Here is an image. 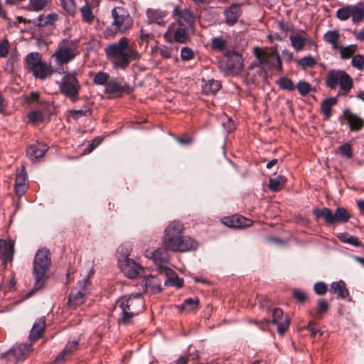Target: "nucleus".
<instances>
[{"label":"nucleus","instance_id":"nucleus-1","mask_svg":"<svg viewBox=\"0 0 364 364\" xmlns=\"http://www.w3.org/2000/svg\"><path fill=\"white\" fill-rule=\"evenodd\" d=\"M105 52L115 70H124L129 67L131 61L137 60L141 57V54L125 37L107 45L105 48Z\"/></svg>","mask_w":364,"mask_h":364},{"label":"nucleus","instance_id":"nucleus-2","mask_svg":"<svg viewBox=\"0 0 364 364\" xmlns=\"http://www.w3.org/2000/svg\"><path fill=\"white\" fill-rule=\"evenodd\" d=\"M183 224L178 220L171 222L166 228L163 243L167 250L173 252H188L198 247V242L188 235H183Z\"/></svg>","mask_w":364,"mask_h":364},{"label":"nucleus","instance_id":"nucleus-3","mask_svg":"<svg viewBox=\"0 0 364 364\" xmlns=\"http://www.w3.org/2000/svg\"><path fill=\"white\" fill-rule=\"evenodd\" d=\"M115 308L120 309L122 322L128 324L134 317L143 312L144 301L141 294L137 293L128 298L123 296L118 299Z\"/></svg>","mask_w":364,"mask_h":364},{"label":"nucleus","instance_id":"nucleus-4","mask_svg":"<svg viewBox=\"0 0 364 364\" xmlns=\"http://www.w3.org/2000/svg\"><path fill=\"white\" fill-rule=\"evenodd\" d=\"M50 265L49 250L46 248L39 250L36 254L33 265V273L35 277L33 289L37 290L43 287Z\"/></svg>","mask_w":364,"mask_h":364},{"label":"nucleus","instance_id":"nucleus-5","mask_svg":"<svg viewBox=\"0 0 364 364\" xmlns=\"http://www.w3.org/2000/svg\"><path fill=\"white\" fill-rule=\"evenodd\" d=\"M129 249L120 246L117 252L118 265L123 274L128 278L134 279L143 271V268L134 259L129 258Z\"/></svg>","mask_w":364,"mask_h":364},{"label":"nucleus","instance_id":"nucleus-6","mask_svg":"<svg viewBox=\"0 0 364 364\" xmlns=\"http://www.w3.org/2000/svg\"><path fill=\"white\" fill-rule=\"evenodd\" d=\"M326 84L331 89L339 85V94L346 95L353 87V80L344 70H331L327 73Z\"/></svg>","mask_w":364,"mask_h":364},{"label":"nucleus","instance_id":"nucleus-7","mask_svg":"<svg viewBox=\"0 0 364 364\" xmlns=\"http://www.w3.org/2000/svg\"><path fill=\"white\" fill-rule=\"evenodd\" d=\"M81 85L76 77L75 73H67L59 83L60 93L65 97L75 102L79 100V92Z\"/></svg>","mask_w":364,"mask_h":364},{"label":"nucleus","instance_id":"nucleus-8","mask_svg":"<svg viewBox=\"0 0 364 364\" xmlns=\"http://www.w3.org/2000/svg\"><path fill=\"white\" fill-rule=\"evenodd\" d=\"M77 53V41L65 39L59 43L52 57L55 58L57 65H61L72 60Z\"/></svg>","mask_w":364,"mask_h":364},{"label":"nucleus","instance_id":"nucleus-9","mask_svg":"<svg viewBox=\"0 0 364 364\" xmlns=\"http://www.w3.org/2000/svg\"><path fill=\"white\" fill-rule=\"evenodd\" d=\"M254 55L258 60V63L267 68H275L279 71H282V64L278 53L275 50H262L259 48H254Z\"/></svg>","mask_w":364,"mask_h":364},{"label":"nucleus","instance_id":"nucleus-10","mask_svg":"<svg viewBox=\"0 0 364 364\" xmlns=\"http://www.w3.org/2000/svg\"><path fill=\"white\" fill-rule=\"evenodd\" d=\"M113 21L112 26L114 27V33H123L129 30L133 25V19L122 7H115L112 11Z\"/></svg>","mask_w":364,"mask_h":364},{"label":"nucleus","instance_id":"nucleus-11","mask_svg":"<svg viewBox=\"0 0 364 364\" xmlns=\"http://www.w3.org/2000/svg\"><path fill=\"white\" fill-rule=\"evenodd\" d=\"M90 282L88 278L77 283V287L71 291L68 298L70 307L76 309L85 301L87 296L90 294Z\"/></svg>","mask_w":364,"mask_h":364},{"label":"nucleus","instance_id":"nucleus-12","mask_svg":"<svg viewBox=\"0 0 364 364\" xmlns=\"http://www.w3.org/2000/svg\"><path fill=\"white\" fill-rule=\"evenodd\" d=\"M314 213L316 218H323L330 224L346 223L350 218V214L346 209L341 207L337 208L334 213L327 208L316 209Z\"/></svg>","mask_w":364,"mask_h":364},{"label":"nucleus","instance_id":"nucleus-13","mask_svg":"<svg viewBox=\"0 0 364 364\" xmlns=\"http://www.w3.org/2000/svg\"><path fill=\"white\" fill-rule=\"evenodd\" d=\"M292 48L297 50H316L317 45L311 36L303 30H300L289 36Z\"/></svg>","mask_w":364,"mask_h":364},{"label":"nucleus","instance_id":"nucleus-14","mask_svg":"<svg viewBox=\"0 0 364 364\" xmlns=\"http://www.w3.org/2000/svg\"><path fill=\"white\" fill-rule=\"evenodd\" d=\"M145 256L151 259L154 263L161 269H164L166 264L168 262L169 256L166 249L158 248L155 250H146Z\"/></svg>","mask_w":364,"mask_h":364},{"label":"nucleus","instance_id":"nucleus-15","mask_svg":"<svg viewBox=\"0 0 364 364\" xmlns=\"http://www.w3.org/2000/svg\"><path fill=\"white\" fill-rule=\"evenodd\" d=\"M226 68L230 74H237L243 68L242 55L236 52H230L227 55Z\"/></svg>","mask_w":364,"mask_h":364},{"label":"nucleus","instance_id":"nucleus-16","mask_svg":"<svg viewBox=\"0 0 364 364\" xmlns=\"http://www.w3.org/2000/svg\"><path fill=\"white\" fill-rule=\"evenodd\" d=\"M173 14L178 18L177 25L191 29L193 28L194 15L191 11L188 9L180 10L178 7H176L173 10Z\"/></svg>","mask_w":364,"mask_h":364},{"label":"nucleus","instance_id":"nucleus-17","mask_svg":"<svg viewBox=\"0 0 364 364\" xmlns=\"http://www.w3.org/2000/svg\"><path fill=\"white\" fill-rule=\"evenodd\" d=\"M272 323L277 326V332L283 335L289 326V319L283 316V311L280 309H274L272 312Z\"/></svg>","mask_w":364,"mask_h":364},{"label":"nucleus","instance_id":"nucleus-18","mask_svg":"<svg viewBox=\"0 0 364 364\" xmlns=\"http://www.w3.org/2000/svg\"><path fill=\"white\" fill-rule=\"evenodd\" d=\"M48 146L41 142H36L30 145L26 151V156L33 162L36 161L39 158L42 157L48 151Z\"/></svg>","mask_w":364,"mask_h":364},{"label":"nucleus","instance_id":"nucleus-19","mask_svg":"<svg viewBox=\"0 0 364 364\" xmlns=\"http://www.w3.org/2000/svg\"><path fill=\"white\" fill-rule=\"evenodd\" d=\"M162 279L157 276H147L144 279L146 291L150 294H158L161 291Z\"/></svg>","mask_w":364,"mask_h":364},{"label":"nucleus","instance_id":"nucleus-20","mask_svg":"<svg viewBox=\"0 0 364 364\" xmlns=\"http://www.w3.org/2000/svg\"><path fill=\"white\" fill-rule=\"evenodd\" d=\"M191 28L178 26L177 24L171 25L168 28V32L173 33V39L180 43H186L188 40V33Z\"/></svg>","mask_w":364,"mask_h":364},{"label":"nucleus","instance_id":"nucleus-21","mask_svg":"<svg viewBox=\"0 0 364 364\" xmlns=\"http://www.w3.org/2000/svg\"><path fill=\"white\" fill-rule=\"evenodd\" d=\"M223 223L229 227L242 228L252 225V220L243 216L234 215L232 217L224 218L223 219Z\"/></svg>","mask_w":364,"mask_h":364},{"label":"nucleus","instance_id":"nucleus-22","mask_svg":"<svg viewBox=\"0 0 364 364\" xmlns=\"http://www.w3.org/2000/svg\"><path fill=\"white\" fill-rule=\"evenodd\" d=\"M14 246L12 240H0V259L4 262L11 260L14 252Z\"/></svg>","mask_w":364,"mask_h":364},{"label":"nucleus","instance_id":"nucleus-23","mask_svg":"<svg viewBox=\"0 0 364 364\" xmlns=\"http://www.w3.org/2000/svg\"><path fill=\"white\" fill-rule=\"evenodd\" d=\"M242 13L238 4H232L225 10V22L229 26L234 25L238 20Z\"/></svg>","mask_w":364,"mask_h":364},{"label":"nucleus","instance_id":"nucleus-24","mask_svg":"<svg viewBox=\"0 0 364 364\" xmlns=\"http://www.w3.org/2000/svg\"><path fill=\"white\" fill-rule=\"evenodd\" d=\"M344 117L348 120L351 131H358L364 125V120L350 111L346 110L343 113Z\"/></svg>","mask_w":364,"mask_h":364},{"label":"nucleus","instance_id":"nucleus-25","mask_svg":"<svg viewBox=\"0 0 364 364\" xmlns=\"http://www.w3.org/2000/svg\"><path fill=\"white\" fill-rule=\"evenodd\" d=\"M28 189L26 183V173L24 168L21 170V173H18L15 181V191L16 195L21 197L23 195Z\"/></svg>","mask_w":364,"mask_h":364},{"label":"nucleus","instance_id":"nucleus-26","mask_svg":"<svg viewBox=\"0 0 364 364\" xmlns=\"http://www.w3.org/2000/svg\"><path fill=\"white\" fill-rule=\"evenodd\" d=\"M46 326V318L45 316H42L37 319L33 325L32 329L30 333V339L31 341H36L38 338H40Z\"/></svg>","mask_w":364,"mask_h":364},{"label":"nucleus","instance_id":"nucleus-27","mask_svg":"<svg viewBox=\"0 0 364 364\" xmlns=\"http://www.w3.org/2000/svg\"><path fill=\"white\" fill-rule=\"evenodd\" d=\"M31 72L36 77L40 79H45L53 73L50 65L43 61L38 63Z\"/></svg>","mask_w":364,"mask_h":364},{"label":"nucleus","instance_id":"nucleus-28","mask_svg":"<svg viewBox=\"0 0 364 364\" xmlns=\"http://www.w3.org/2000/svg\"><path fill=\"white\" fill-rule=\"evenodd\" d=\"M58 20V15L56 13H50L48 15H40L33 21V23L38 27H43L53 25Z\"/></svg>","mask_w":364,"mask_h":364},{"label":"nucleus","instance_id":"nucleus-29","mask_svg":"<svg viewBox=\"0 0 364 364\" xmlns=\"http://www.w3.org/2000/svg\"><path fill=\"white\" fill-rule=\"evenodd\" d=\"M147 22L149 23L161 24L166 16L165 11L160 9H148L146 11Z\"/></svg>","mask_w":364,"mask_h":364},{"label":"nucleus","instance_id":"nucleus-30","mask_svg":"<svg viewBox=\"0 0 364 364\" xmlns=\"http://www.w3.org/2000/svg\"><path fill=\"white\" fill-rule=\"evenodd\" d=\"M77 346L78 342L77 341H68L62 352L55 359V362L66 360L77 348Z\"/></svg>","mask_w":364,"mask_h":364},{"label":"nucleus","instance_id":"nucleus-31","mask_svg":"<svg viewBox=\"0 0 364 364\" xmlns=\"http://www.w3.org/2000/svg\"><path fill=\"white\" fill-rule=\"evenodd\" d=\"M330 291L337 294L338 299H346L348 295V291L343 281L333 282L331 284Z\"/></svg>","mask_w":364,"mask_h":364},{"label":"nucleus","instance_id":"nucleus-32","mask_svg":"<svg viewBox=\"0 0 364 364\" xmlns=\"http://www.w3.org/2000/svg\"><path fill=\"white\" fill-rule=\"evenodd\" d=\"M164 272L167 277L164 281L165 284L177 287H181L183 286V280L181 278H179L178 275L173 272L172 269L166 267Z\"/></svg>","mask_w":364,"mask_h":364},{"label":"nucleus","instance_id":"nucleus-33","mask_svg":"<svg viewBox=\"0 0 364 364\" xmlns=\"http://www.w3.org/2000/svg\"><path fill=\"white\" fill-rule=\"evenodd\" d=\"M31 350V346L28 344H19L14 346L9 353L16 359H21L27 355Z\"/></svg>","mask_w":364,"mask_h":364},{"label":"nucleus","instance_id":"nucleus-34","mask_svg":"<svg viewBox=\"0 0 364 364\" xmlns=\"http://www.w3.org/2000/svg\"><path fill=\"white\" fill-rule=\"evenodd\" d=\"M249 75H251L252 80L254 83H259L264 80L267 73L264 70V67L258 63V65L252 68V73Z\"/></svg>","mask_w":364,"mask_h":364},{"label":"nucleus","instance_id":"nucleus-35","mask_svg":"<svg viewBox=\"0 0 364 364\" xmlns=\"http://www.w3.org/2000/svg\"><path fill=\"white\" fill-rule=\"evenodd\" d=\"M340 39V33L336 30H329L326 31L323 35L324 41L330 44L333 49H337L339 46L338 42Z\"/></svg>","mask_w":364,"mask_h":364},{"label":"nucleus","instance_id":"nucleus-36","mask_svg":"<svg viewBox=\"0 0 364 364\" xmlns=\"http://www.w3.org/2000/svg\"><path fill=\"white\" fill-rule=\"evenodd\" d=\"M26 68L30 71L42 61V56L38 52H32L28 54L25 58Z\"/></svg>","mask_w":364,"mask_h":364},{"label":"nucleus","instance_id":"nucleus-37","mask_svg":"<svg viewBox=\"0 0 364 364\" xmlns=\"http://www.w3.org/2000/svg\"><path fill=\"white\" fill-rule=\"evenodd\" d=\"M220 87V82L213 79L208 80L202 85L203 91L206 95H215Z\"/></svg>","mask_w":364,"mask_h":364},{"label":"nucleus","instance_id":"nucleus-38","mask_svg":"<svg viewBox=\"0 0 364 364\" xmlns=\"http://www.w3.org/2000/svg\"><path fill=\"white\" fill-rule=\"evenodd\" d=\"M199 300L198 298H188L184 301L183 304L177 306V309L180 311H193L198 308Z\"/></svg>","mask_w":364,"mask_h":364},{"label":"nucleus","instance_id":"nucleus-39","mask_svg":"<svg viewBox=\"0 0 364 364\" xmlns=\"http://www.w3.org/2000/svg\"><path fill=\"white\" fill-rule=\"evenodd\" d=\"M350 18L353 23H359L364 18V6L351 5Z\"/></svg>","mask_w":364,"mask_h":364},{"label":"nucleus","instance_id":"nucleus-40","mask_svg":"<svg viewBox=\"0 0 364 364\" xmlns=\"http://www.w3.org/2000/svg\"><path fill=\"white\" fill-rule=\"evenodd\" d=\"M336 102L335 97H330L322 101L321 109L326 119H328L331 116V108L336 104Z\"/></svg>","mask_w":364,"mask_h":364},{"label":"nucleus","instance_id":"nucleus-41","mask_svg":"<svg viewBox=\"0 0 364 364\" xmlns=\"http://www.w3.org/2000/svg\"><path fill=\"white\" fill-rule=\"evenodd\" d=\"M93 8L90 3H85V5L80 9L82 20L89 24H91L95 20V16L92 11Z\"/></svg>","mask_w":364,"mask_h":364},{"label":"nucleus","instance_id":"nucleus-42","mask_svg":"<svg viewBox=\"0 0 364 364\" xmlns=\"http://www.w3.org/2000/svg\"><path fill=\"white\" fill-rule=\"evenodd\" d=\"M337 49L339 50L341 58L345 60L354 55L357 50V46L353 44L346 46H339Z\"/></svg>","mask_w":364,"mask_h":364},{"label":"nucleus","instance_id":"nucleus-43","mask_svg":"<svg viewBox=\"0 0 364 364\" xmlns=\"http://www.w3.org/2000/svg\"><path fill=\"white\" fill-rule=\"evenodd\" d=\"M338 237L341 242L348 244L353 247H360L362 245V243L360 242L358 237L350 235L346 232L339 233L338 235Z\"/></svg>","mask_w":364,"mask_h":364},{"label":"nucleus","instance_id":"nucleus-44","mask_svg":"<svg viewBox=\"0 0 364 364\" xmlns=\"http://www.w3.org/2000/svg\"><path fill=\"white\" fill-rule=\"evenodd\" d=\"M50 3V0H29L27 9L38 12L43 10Z\"/></svg>","mask_w":364,"mask_h":364},{"label":"nucleus","instance_id":"nucleus-45","mask_svg":"<svg viewBox=\"0 0 364 364\" xmlns=\"http://www.w3.org/2000/svg\"><path fill=\"white\" fill-rule=\"evenodd\" d=\"M286 182V178L282 176H278L274 178L269 180V188L272 191H279L281 190Z\"/></svg>","mask_w":364,"mask_h":364},{"label":"nucleus","instance_id":"nucleus-46","mask_svg":"<svg viewBox=\"0 0 364 364\" xmlns=\"http://www.w3.org/2000/svg\"><path fill=\"white\" fill-rule=\"evenodd\" d=\"M227 43V38L222 35L212 38L211 47L213 50L222 51L225 48Z\"/></svg>","mask_w":364,"mask_h":364},{"label":"nucleus","instance_id":"nucleus-47","mask_svg":"<svg viewBox=\"0 0 364 364\" xmlns=\"http://www.w3.org/2000/svg\"><path fill=\"white\" fill-rule=\"evenodd\" d=\"M297 65L302 69L312 68L317 63L316 58L311 55H306L301 58L296 60Z\"/></svg>","mask_w":364,"mask_h":364},{"label":"nucleus","instance_id":"nucleus-48","mask_svg":"<svg viewBox=\"0 0 364 364\" xmlns=\"http://www.w3.org/2000/svg\"><path fill=\"white\" fill-rule=\"evenodd\" d=\"M352 66L358 71L364 70V55L361 54L354 55L351 60Z\"/></svg>","mask_w":364,"mask_h":364},{"label":"nucleus","instance_id":"nucleus-49","mask_svg":"<svg viewBox=\"0 0 364 364\" xmlns=\"http://www.w3.org/2000/svg\"><path fill=\"white\" fill-rule=\"evenodd\" d=\"M63 9L70 15L73 16L76 12V5L74 0H60Z\"/></svg>","mask_w":364,"mask_h":364},{"label":"nucleus","instance_id":"nucleus-50","mask_svg":"<svg viewBox=\"0 0 364 364\" xmlns=\"http://www.w3.org/2000/svg\"><path fill=\"white\" fill-rule=\"evenodd\" d=\"M277 84L279 87L282 90L293 91L295 89L292 81L287 77H280L277 80Z\"/></svg>","mask_w":364,"mask_h":364},{"label":"nucleus","instance_id":"nucleus-51","mask_svg":"<svg viewBox=\"0 0 364 364\" xmlns=\"http://www.w3.org/2000/svg\"><path fill=\"white\" fill-rule=\"evenodd\" d=\"M351 5L343 6L336 11V16L341 21H346L350 17Z\"/></svg>","mask_w":364,"mask_h":364},{"label":"nucleus","instance_id":"nucleus-52","mask_svg":"<svg viewBox=\"0 0 364 364\" xmlns=\"http://www.w3.org/2000/svg\"><path fill=\"white\" fill-rule=\"evenodd\" d=\"M122 90L120 85L114 81H110L106 84L105 93L116 94Z\"/></svg>","mask_w":364,"mask_h":364},{"label":"nucleus","instance_id":"nucleus-53","mask_svg":"<svg viewBox=\"0 0 364 364\" xmlns=\"http://www.w3.org/2000/svg\"><path fill=\"white\" fill-rule=\"evenodd\" d=\"M28 120L33 124H38L43 121V114L41 111L34 110L28 114Z\"/></svg>","mask_w":364,"mask_h":364},{"label":"nucleus","instance_id":"nucleus-54","mask_svg":"<svg viewBox=\"0 0 364 364\" xmlns=\"http://www.w3.org/2000/svg\"><path fill=\"white\" fill-rule=\"evenodd\" d=\"M296 88L299 94L302 96H305L309 94L311 91V85L309 82L300 80L296 85Z\"/></svg>","mask_w":364,"mask_h":364},{"label":"nucleus","instance_id":"nucleus-55","mask_svg":"<svg viewBox=\"0 0 364 364\" xmlns=\"http://www.w3.org/2000/svg\"><path fill=\"white\" fill-rule=\"evenodd\" d=\"M71 116L74 119H78L83 116H90L92 113L91 107L85 109H73L70 111Z\"/></svg>","mask_w":364,"mask_h":364},{"label":"nucleus","instance_id":"nucleus-56","mask_svg":"<svg viewBox=\"0 0 364 364\" xmlns=\"http://www.w3.org/2000/svg\"><path fill=\"white\" fill-rule=\"evenodd\" d=\"M171 48H168L166 46H159L156 48L155 52L159 54L161 57L168 59L171 57Z\"/></svg>","mask_w":364,"mask_h":364},{"label":"nucleus","instance_id":"nucleus-57","mask_svg":"<svg viewBox=\"0 0 364 364\" xmlns=\"http://www.w3.org/2000/svg\"><path fill=\"white\" fill-rule=\"evenodd\" d=\"M109 79V75L107 73L105 72H98L95 77H94V82L96 85H102L106 84Z\"/></svg>","mask_w":364,"mask_h":364},{"label":"nucleus","instance_id":"nucleus-58","mask_svg":"<svg viewBox=\"0 0 364 364\" xmlns=\"http://www.w3.org/2000/svg\"><path fill=\"white\" fill-rule=\"evenodd\" d=\"M194 58V52L188 47H183L181 50V58L183 61H188Z\"/></svg>","mask_w":364,"mask_h":364},{"label":"nucleus","instance_id":"nucleus-59","mask_svg":"<svg viewBox=\"0 0 364 364\" xmlns=\"http://www.w3.org/2000/svg\"><path fill=\"white\" fill-rule=\"evenodd\" d=\"M339 151L341 156L350 159L353 156L352 146L349 143H346L339 146Z\"/></svg>","mask_w":364,"mask_h":364},{"label":"nucleus","instance_id":"nucleus-60","mask_svg":"<svg viewBox=\"0 0 364 364\" xmlns=\"http://www.w3.org/2000/svg\"><path fill=\"white\" fill-rule=\"evenodd\" d=\"M9 42L6 38L0 41V58H6L9 52Z\"/></svg>","mask_w":364,"mask_h":364},{"label":"nucleus","instance_id":"nucleus-61","mask_svg":"<svg viewBox=\"0 0 364 364\" xmlns=\"http://www.w3.org/2000/svg\"><path fill=\"white\" fill-rule=\"evenodd\" d=\"M329 309V304L324 299H318L317 302V314H323L327 312Z\"/></svg>","mask_w":364,"mask_h":364},{"label":"nucleus","instance_id":"nucleus-62","mask_svg":"<svg viewBox=\"0 0 364 364\" xmlns=\"http://www.w3.org/2000/svg\"><path fill=\"white\" fill-rule=\"evenodd\" d=\"M314 290L318 295H323L327 291V285L323 282H317L314 284Z\"/></svg>","mask_w":364,"mask_h":364},{"label":"nucleus","instance_id":"nucleus-63","mask_svg":"<svg viewBox=\"0 0 364 364\" xmlns=\"http://www.w3.org/2000/svg\"><path fill=\"white\" fill-rule=\"evenodd\" d=\"M293 296L294 298L297 299L299 301L303 302L306 299V295L305 292L299 290V289H294L293 291Z\"/></svg>","mask_w":364,"mask_h":364},{"label":"nucleus","instance_id":"nucleus-64","mask_svg":"<svg viewBox=\"0 0 364 364\" xmlns=\"http://www.w3.org/2000/svg\"><path fill=\"white\" fill-rule=\"evenodd\" d=\"M315 323L311 321H309V323H308V325L305 327L306 329L309 330L310 332H311V337H315V336L316 335V333L318 332L319 333V335L320 336H322L323 335V332L318 331V330H316L314 327V325Z\"/></svg>","mask_w":364,"mask_h":364}]
</instances>
